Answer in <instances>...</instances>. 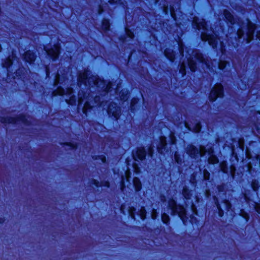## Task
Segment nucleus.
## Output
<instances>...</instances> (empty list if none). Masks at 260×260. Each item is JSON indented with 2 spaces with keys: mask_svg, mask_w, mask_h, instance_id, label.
<instances>
[{
  "mask_svg": "<svg viewBox=\"0 0 260 260\" xmlns=\"http://www.w3.org/2000/svg\"><path fill=\"white\" fill-rule=\"evenodd\" d=\"M89 76L87 72L80 73L78 77V85L81 87L82 84L85 86L88 85L90 87V91L93 92V89L96 87L97 91L100 93L102 96H105L112 87V83L109 82L107 85L104 81L101 80L99 77L91 75Z\"/></svg>",
  "mask_w": 260,
  "mask_h": 260,
  "instance_id": "1",
  "label": "nucleus"
},
{
  "mask_svg": "<svg viewBox=\"0 0 260 260\" xmlns=\"http://www.w3.org/2000/svg\"><path fill=\"white\" fill-rule=\"evenodd\" d=\"M94 100L95 103L99 104L101 102V98L99 95L93 96L92 94L90 95L89 93L87 91L84 92L83 90H80L78 93V103L79 105H81L82 103L85 101V104L83 107L84 113H85L86 110L91 107L90 105L89 101L91 100Z\"/></svg>",
  "mask_w": 260,
  "mask_h": 260,
  "instance_id": "2",
  "label": "nucleus"
},
{
  "mask_svg": "<svg viewBox=\"0 0 260 260\" xmlns=\"http://www.w3.org/2000/svg\"><path fill=\"white\" fill-rule=\"evenodd\" d=\"M168 206L171 210V215H178L184 222V218L186 215V211L184 207L180 205L177 204L176 202L173 199L170 200L169 201Z\"/></svg>",
  "mask_w": 260,
  "mask_h": 260,
  "instance_id": "3",
  "label": "nucleus"
},
{
  "mask_svg": "<svg viewBox=\"0 0 260 260\" xmlns=\"http://www.w3.org/2000/svg\"><path fill=\"white\" fill-rule=\"evenodd\" d=\"M193 57L201 62L207 64L203 54L198 50H193L192 55L187 59L188 66L192 72H195L197 70V63L193 60Z\"/></svg>",
  "mask_w": 260,
  "mask_h": 260,
  "instance_id": "4",
  "label": "nucleus"
},
{
  "mask_svg": "<svg viewBox=\"0 0 260 260\" xmlns=\"http://www.w3.org/2000/svg\"><path fill=\"white\" fill-rule=\"evenodd\" d=\"M147 152L151 157L152 156L153 148L150 146L147 149L143 147L137 148L136 150L133 151V155L135 160H143L145 159Z\"/></svg>",
  "mask_w": 260,
  "mask_h": 260,
  "instance_id": "5",
  "label": "nucleus"
},
{
  "mask_svg": "<svg viewBox=\"0 0 260 260\" xmlns=\"http://www.w3.org/2000/svg\"><path fill=\"white\" fill-rule=\"evenodd\" d=\"M216 206L218 210V214L219 216L222 217L224 211H229L231 209L232 205L227 200H223L220 203L218 201L215 202Z\"/></svg>",
  "mask_w": 260,
  "mask_h": 260,
  "instance_id": "6",
  "label": "nucleus"
},
{
  "mask_svg": "<svg viewBox=\"0 0 260 260\" xmlns=\"http://www.w3.org/2000/svg\"><path fill=\"white\" fill-rule=\"evenodd\" d=\"M223 96V87L220 84H216L211 91L209 99L211 101H214L217 97L221 98Z\"/></svg>",
  "mask_w": 260,
  "mask_h": 260,
  "instance_id": "7",
  "label": "nucleus"
},
{
  "mask_svg": "<svg viewBox=\"0 0 260 260\" xmlns=\"http://www.w3.org/2000/svg\"><path fill=\"white\" fill-rule=\"evenodd\" d=\"M108 113L110 116H113L116 119H118L121 115L120 108L116 104L111 103L109 106Z\"/></svg>",
  "mask_w": 260,
  "mask_h": 260,
  "instance_id": "8",
  "label": "nucleus"
},
{
  "mask_svg": "<svg viewBox=\"0 0 260 260\" xmlns=\"http://www.w3.org/2000/svg\"><path fill=\"white\" fill-rule=\"evenodd\" d=\"M247 31L246 32V40L247 43H249L251 40L253 39L254 32L255 29V25L251 21H248L247 24Z\"/></svg>",
  "mask_w": 260,
  "mask_h": 260,
  "instance_id": "9",
  "label": "nucleus"
},
{
  "mask_svg": "<svg viewBox=\"0 0 260 260\" xmlns=\"http://www.w3.org/2000/svg\"><path fill=\"white\" fill-rule=\"evenodd\" d=\"M201 38L203 41H208L209 44L213 48L217 44V40L214 35H208L206 32H203L201 34Z\"/></svg>",
  "mask_w": 260,
  "mask_h": 260,
  "instance_id": "10",
  "label": "nucleus"
},
{
  "mask_svg": "<svg viewBox=\"0 0 260 260\" xmlns=\"http://www.w3.org/2000/svg\"><path fill=\"white\" fill-rule=\"evenodd\" d=\"M59 47L57 45H54L52 48L45 47V50L47 54L53 59L57 58L59 53Z\"/></svg>",
  "mask_w": 260,
  "mask_h": 260,
  "instance_id": "11",
  "label": "nucleus"
},
{
  "mask_svg": "<svg viewBox=\"0 0 260 260\" xmlns=\"http://www.w3.org/2000/svg\"><path fill=\"white\" fill-rule=\"evenodd\" d=\"M186 153L193 158H197L199 155V150L192 145H188L185 148Z\"/></svg>",
  "mask_w": 260,
  "mask_h": 260,
  "instance_id": "12",
  "label": "nucleus"
},
{
  "mask_svg": "<svg viewBox=\"0 0 260 260\" xmlns=\"http://www.w3.org/2000/svg\"><path fill=\"white\" fill-rule=\"evenodd\" d=\"M25 118L23 116L20 117L14 118V117H1L0 121L2 123H15L17 121H21L22 122H25Z\"/></svg>",
  "mask_w": 260,
  "mask_h": 260,
  "instance_id": "13",
  "label": "nucleus"
},
{
  "mask_svg": "<svg viewBox=\"0 0 260 260\" xmlns=\"http://www.w3.org/2000/svg\"><path fill=\"white\" fill-rule=\"evenodd\" d=\"M73 92V90L72 88H68L65 91L61 87H58L57 89L52 92V95L53 96H56L57 95H63L64 94L71 95Z\"/></svg>",
  "mask_w": 260,
  "mask_h": 260,
  "instance_id": "14",
  "label": "nucleus"
},
{
  "mask_svg": "<svg viewBox=\"0 0 260 260\" xmlns=\"http://www.w3.org/2000/svg\"><path fill=\"white\" fill-rule=\"evenodd\" d=\"M193 25L195 28L198 29H206V22L203 19L199 21L197 19L194 18L193 22Z\"/></svg>",
  "mask_w": 260,
  "mask_h": 260,
  "instance_id": "15",
  "label": "nucleus"
},
{
  "mask_svg": "<svg viewBox=\"0 0 260 260\" xmlns=\"http://www.w3.org/2000/svg\"><path fill=\"white\" fill-rule=\"evenodd\" d=\"M23 59L25 60V61L31 63L35 60L36 55L32 52L30 51H27L25 52L23 56Z\"/></svg>",
  "mask_w": 260,
  "mask_h": 260,
  "instance_id": "16",
  "label": "nucleus"
},
{
  "mask_svg": "<svg viewBox=\"0 0 260 260\" xmlns=\"http://www.w3.org/2000/svg\"><path fill=\"white\" fill-rule=\"evenodd\" d=\"M213 150L211 148L208 150V154L210 155L208 159V162L210 164H215L218 162V158L213 154Z\"/></svg>",
  "mask_w": 260,
  "mask_h": 260,
  "instance_id": "17",
  "label": "nucleus"
},
{
  "mask_svg": "<svg viewBox=\"0 0 260 260\" xmlns=\"http://www.w3.org/2000/svg\"><path fill=\"white\" fill-rule=\"evenodd\" d=\"M185 126L186 127H187L189 131H191L195 133H198L199 132L201 129V125L200 122H197L195 124V125L191 128L188 124V123L185 122Z\"/></svg>",
  "mask_w": 260,
  "mask_h": 260,
  "instance_id": "18",
  "label": "nucleus"
},
{
  "mask_svg": "<svg viewBox=\"0 0 260 260\" xmlns=\"http://www.w3.org/2000/svg\"><path fill=\"white\" fill-rule=\"evenodd\" d=\"M223 14L226 19L231 23V24H233L235 23V18L232 14L228 10H224Z\"/></svg>",
  "mask_w": 260,
  "mask_h": 260,
  "instance_id": "19",
  "label": "nucleus"
},
{
  "mask_svg": "<svg viewBox=\"0 0 260 260\" xmlns=\"http://www.w3.org/2000/svg\"><path fill=\"white\" fill-rule=\"evenodd\" d=\"M133 184L137 191H140L142 188L141 182L140 179L137 177H134L133 179Z\"/></svg>",
  "mask_w": 260,
  "mask_h": 260,
  "instance_id": "20",
  "label": "nucleus"
},
{
  "mask_svg": "<svg viewBox=\"0 0 260 260\" xmlns=\"http://www.w3.org/2000/svg\"><path fill=\"white\" fill-rule=\"evenodd\" d=\"M182 193L186 199H189L191 196L190 191L186 186L183 187Z\"/></svg>",
  "mask_w": 260,
  "mask_h": 260,
  "instance_id": "21",
  "label": "nucleus"
},
{
  "mask_svg": "<svg viewBox=\"0 0 260 260\" xmlns=\"http://www.w3.org/2000/svg\"><path fill=\"white\" fill-rule=\"evenodd\" d=\"M12 58L13 56H9L5 61L3 62L2 64L3 67L8 68L12 64Z\"/></svg>",
  "mask_w": 260,
  "mask_h": 260,
  "instance_id": "22",
  "label": "nucleus"
},
{
  "mask_svg": "<svg viewBox=\"0 0 260 260\" xmlns=\"http://www.w3.org/2000/svg\"><path fill=\"white\" fill-rule=\"evenodd\" d=\"M167 145L166 139L165 137H161L160 138V146L159 147V149H161V153H162V149H165V146Z\"/></svg>",
  "mask_w": 260,
  "mask_h": 260,
  "instance_id": "23",
  "label": "nucleus"
},
{
  "mask_svg": "<svg viewBox=\"0 0 260 260\" xmlns=\"http://www.w3.org/2000/svg\"><path fill=\"white\" fill-rule=\"evenodd\" d=\"M165 55L166 57L169 58L171 61H173L175 58V54L173 52H170L168 51H165Z\"/></svg>",
  "mask_w": 260,
  "mask_h": 260,
  "instance_id": "24",
  "label": "nucleus"
},
{
  "mask_svg": "<svg viewBox=\"0 0 260 260\" xmlns=\"http://www.w3.org/2000/svg\"><path fill=\"white\" fill-rule=\"evenodd\" d=\"M139 215L142 219H144L146 218V211L144 207L141 208L140 210L139 211Z\"/></svg>",
  "mask_w": 260,
  "mask_h": 260,
  "instance_id": "25",
  "label": "nucleus"
},
{
  "mask_svg": "<svg viewBox=\"0 0 260 260\" xmlns=\"http://www.w3.org/2000/svg\"><path fill=\"white\" fill-rule=\"evenodd\" d=\"M161 220L164 223L168 224L170 220V218L168 214L166 213H163L161 215Z\"/></svg>",
  "mask_w": 260,
  "mask_h": 260,
  "instance_id": "26",
  "label": "nucleus"
},
{
  "mask_svg": "<svg viewBox=\"0 0 260 260\" xmlns=\"http://www.w3.org/2000/svg\"><path fill=\"white\" fill-rule=\"evenodd\" d=\"M199 150V154L201 156H203L204 155H205V154L207 152L208 153V151H207L206 148H205V147H204L203 146H201L200 147V149Z\"/></svg>",
  "mask_w": 260,
  "mask_h": 260,
  "instance_id": "27",
  "label": "nucleus"
},
{
  "mask_svg": "<svg viewBox=\"0 0 260 260\" xmlns=\"http://www.w3.org/2000/svg\"><path fill=\"white\" fill-rule=\"evenodd\" d=\"M120 96L121 100L126 101L128 99L127 90H122L120 93Z\"/></svg>",
  "mask_w": 260,
  "mask_h": 260,
  "instance_id": "28",
  "label": "nucleus"
},
{
  "mask_svg": "<svg viewBox=\"0 0 260 260\" xmlns=\"http://www.w3.org/2000/svg\"><path fill=\"white\" fill-rule=\"evenodd\" d=\"M136 209L135 208L132 207H129L128 209V213L131 217L133 218L134 219H135V212L136 211Z\"/></svg>",
  "mask_w": 260,
  "mask_h": 260,
  "instance_id": "29",
  "label": "nucleus"
},
{
  "mask_svg": "<svg viewBox=\"0 0 260 260\" xmlns=\"http://www.w3.org/2000/svg\"><path fill=\"white\" fill-rule=\"evenodd\" d=\"M221 170L224 173L228 172V168L225 162H222L220 164Z\"/></svg>",
  "mask_w": 260,
  "mask_h": 260,
  "instance_id": "30",
  "label": "nucleus"
},
{
  "mask_svg": "<svg viewBox=\"0 0 260 260\" xmlns=\"http://www.w3.org/2000/svg\"><path fill=\"white\" fill-rule=\"evenodd\" d=\"M89 183L90 185H94L96 187H99L101 186L100 182L94 179H91L89 181Z\"/></svg>",
  "mask_w": 260,
  "mask_h": 260,
  "instance_id": "31",
  "label": "nucleus"
},
{
  "mask_svg": "<svg viewBox=\"0 0 260 260\" xmlns=\"http://www.w3.org/2000/svg\"><path fill=\"white\" fill-rule=\"evenodd\" d=\"M66 102L70 105H74L76 104V99L75 96H72L69 100H66Z\"/></svg>",
  "mask_w": 260,
  "mask_h": 260,
  "instance_id": "32",
  "label": "nucleus"
},
{
  "mask_svg": "<svg viewBox=\"0 0 260 260\" xmlns=\"http://www.w3.org/2000/svg\"><path fill=\"white\" fill-rule=\"evenodd\" d=\"M251 186L254 191L257 190L258 188V181L255 180H253L251 183Z\"/></svg>",
  "mask_w": 260,
  "mask_h": 260,
  "instance_id": "33",
  "label": "nucleus"
},
{
  "mask_svg": "<svg viewBox=\"0 0 260 260\" xmlns=\"http://www.w3.org/2000/svg\"><path fill=\"white\" fill-rule=\"evenodd\" d=\"M109 3L111 4H119L124 5V2L122 0H109Z\"/></svg>",
  "mask_w": 260,
  "mask_h": 260,
  "instance_id": "34",
  "label": "nucleus"
},
{
  "mask_svg": "<svg viewBox=\"0 0 260 260\" xmlns=\"http://www.w3.org/2000/svg\"><path fill=\"white\" fill-rule=\"evenodd\" d=\"M103 27L106 30H107L109 28L110 24L108 20L105 19L103 21Z\"/></svg>",
  "mask_w": 260,
  "mask_h": 260,
  "instance_id": "35",
  "label": "nucleus"
},
{
  "mask_svg": "<svg viewBox=\"0 0 260 260\" xmlns=\"http://www.w3.org/2000/svg\"><path fill=\"white\" fill-rule=\"evenodd\" d=\"M185 64L184 62H182L180 69V72L183 75H184L186 74V71H185Z\"/></svg>",
  "mask_w": 260,
  "mask_h": 260,
  "instance_id": "36",
  "label": "nucleus"
},
{
  "mask_svg": "<svg viewBox=\"0 0 260 260\" xmlns=\"http://www.w3.org/2000/svg\"><path fill=\"white\" fill-rule=\"evenodd\" d=\"M203 175L204 178L205 180H209L210 179V173L206 169L203 171Z\"/></svg>",
  "mask_w": 260,
  "mask_h": 260,
  "instance_id": "37",
  "label": "nucleus"
},
{
  "mask_svg": "<svg viewBox=\"0 0 260 260\" xmlns=\"http://www.w3.org/2000/svg\"><path fill=\"white\" fill-rule=\"evenodd\" d=\"M241 216H242L243 218H244L246 221H247L249 219V215L247 213L245 212L244 211L241 210V213L240 214Z\"/></svg>",
  "mask_w": 260,
  "mask_h": 260,
  "instance_id": "38",
  "label": "nucleus"
},
{
  "mask_svg": "<svg viewBox=\"0 0 260 260\" xmlns=\"http://www.w3.org/2000/svg\"><path fill=\"white\" fill-rule=\"evenodd\" d=\"M244 35V31L243 30V29L242 28L239 29L237 31V35L239 38H242Z\"/></svg>",
  "mask_w": 260,
  "mask_h": 260,
  "instance_id": "39",
  "label": "nucleus"
},
{
  "mask_svg": "<svg viewBox=\"0 0 260 260\" xmlns=\"http://www.w3.org/2000/svg\"><path fill=\"white\" fill-rule=\"evenodd\" d=\"M65 148H66V147H68L69 149H74L76 148V146L73 144H64Z\"/></svg>",
  "mask_w": 260,
  "mask_h": 260,
  "instance_id": "40",
  "label": "nucleus"
},
{
  "mask_svg": "<svg viewBox=\"0 0 260 260\" xmlns=\"http://www.w3.org/2000/svg\"><path fill=\"white\" fill-rule=\"evenodd\" d=\"M99 158L101 160L103 163H105L106 160V158L104 155H100L98 156Z\"/></svg>",
  "mask_w": 260,
  "mask_h": 260,
  "instance_id": "41",
  "label": "nucleus"
},
{
  "mask_svg": "<svg viewBox=\"0 0 260 260\" xmlns=\"http://www.w3.org/2000/svg\"><path fill=\"white\" fill-rule=\"evenodd\" d=\"M156 217V210L155 209H153L152 213V218L153 219H155Z\"/></svg>",
  "mask_w": 260,
  "mask_h": 260,
  "instance_id": "42",
  "label": "nucleus"
},
{
  "mask_svg": "<svg viewBox=\"0 0 260 260\" xmlns=\"http://www.w3.org/2000/svg\"><path fill=\"white\" fill-rule=\"evenodd\" d=\"M59 82V74H57L56 76V78H55V84L57 85V84H58Z\"/></svg>",
  "mask_w": 260,
  "mask_h": 260,
  "instance_id": "43",
  "label": "nucleus"
},
{
  "mask_svg": "<svg viewBox=\"0 0 260 260\" xmlns=\"http://www.w3.org/2000/svg\"><path fill=\"white\" fill-rule=\"evenodd\" d=\"M255 209L258 213L260 214V205H259L256 204L255 207Z\"/></svg>",
  "mask_w": 260,
  "mask_h": 260,
  "instance_id": "44",
  "label": "nucleus"
},
{
  "mask_svg": "<svg viewBox=\"0 0 260 260\" xmlns=\"http://www.w3.org/2000/svg\"><path fill=\"white\" fill-rule=\"evenodd\" d=\"M107 186L108 187H109V183L108 182H102L101 183V186Z\"/></svg>",
  "mask_w": 260,
  "mask_h": 260,
  "instance_id": "45",
  "label": "nucleus"
},
{
  "mask_svg": "<svg viewBox=\"0 0 260 260\" xmlns=\"http://www.w3.org/2000/svg\"><path fill=\"white\" fill-rule=\"evenodd\" d=\"M219 67L220 69H223L225 67V65L223 62H220L219 64Z\"/></svg>",
  "mask_w": 260,
  "mask_h": 260,
  "instance_id": "46",
  "label": "nucleus"
},
{
  "mask_svg": "<svg viewBox=\"0 0 260 260\" xmlns=\"http://www.w3.org/2000/svg\"><path fill=\"white\" fill-rule=\"evenodd\" d=\"M191 208H192L193 212L195 214H197L196 209L195 206L193 204H192V205L191 206Z\"/></svg>",
  "mask_w": 260,
  "mask_h": 260,
  "instance_id": "47",
  "label": "nucleus"
},
{
  "mask_svg": "<svg viewBox=\"0 0 260 260\" xmlns=\"http://www.w3.org/2000/svg\"><path fill=\"white\" fill-rule=\"evenodd\" d=\"M125 177H126L127 181L129 182V179L130 178V176L127 172H125Z\"/></svg>",
  "mask_w": 260,
  "mask_h": 260,
  "instance_id": "48",
  "label": "nucleus"
},
{
  "mask_svg": "<svg viewBox=\"0 0 260 260\" xmlns=\"http://www.w3.org/2000/svg\"><path fill=\"white\" fill-rule=\"evenodd\" d=\"M5 219L4 218L0 217V223L1 224L5 222Z\"/></svg>",
  "mask_w": 260,
  "mask_h": 260,
  "instance_id": "49",
  "label": "nucleus"
},
{
  "mask_svg": "<svg viewBox=\"0 0 260 260\" xmlns=\"http://www.w3.org/2000/svg\"><path fill=\"white\" fill-rule=\"evenodd\" d=\"M123 179H124V178L122 177V187H121V189L123 190V188L125 187V186L124 185V182H123Z\"/></svg>",
  "mask_w": 260,
  "mask_h": 260,
  "instance_id": "50",
  "label": "nucleus"
},
{
  "mask_svg": "<svg viewBox=\"0 0 260 260\" xmlns=\"http://www.w3.org/2000/svg\"><path fill=\"white\" fill-rule=\"evenodd\" d=\"M256 37L259 39V40L260 41V30L258 31L257 32V34H256Z\"/></svg>",
  "mask_w": 260,
  "mask_h": 260,
  "instance_id": "51",
  "label": "nucleus"
},
{
  "mask_svg": "<svg viewBox=\"0 0 260 260\" xmlns=\"http://www.w3.org/2000/svg\"><path fill=\"white\" fill-rule=\"evenodd\" d=\"M103 10L101 7H100L99 10V13L101 14L103 12Z\"/></svg>",
  "mask_w": 260,
  "mask_h": 260,
  "instance_id": "52",
  "label": "nucleus"
},
{
  "mask_svg": "<svg viewBox=\"0 0 260 260\" xmlns=\"http://www.w3.org/2000/svg\"><path fill=\"white\" fill-rule=\"evenodd\" d=\"M164 11L166 13H167V11H168V7L167 6L165 7Z\"/></svg>",
  "mask_w": 260,
  "mask_h": 260,
  "instance_id": "53",
  "label": "nucleus"
},
{
  "mask_svg": "<svg viewBox=\"0 0 260 260\" xmlns=\"http://www.w3.org/2000/svg\"><path fill=\"white\" fill-rule=\"evenodd\" d=\"M231 171H232V172H234V171H235V168H234V167H231Z\"/></svg>",
  "mask_w": 260,
  "mask_h": 260,
  "instance_id": "54",
  "label": "nucleus"
},
{
  "mask_svg": "<svg viewBox=\"0 0 260 260\" xmlns=\"http://www.w3.org/2000/svg\"><path fill=\"white\" fill-rule=\"evenodd\" d=\"M183 48L181 47V49H180V52H181V54L183 55Z\"/></svg>",
  "mask_w": 260,
  "mask_h": 260,
  "instance_id": "55",
  "label": "nucleus"
}]
</instances>
